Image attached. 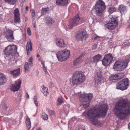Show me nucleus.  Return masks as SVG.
<instances>
[{
  "label": "nucleus",
  "instance_id": "obj_1",
  "mask_svg": "<svg viewBox=\"0 0 130 130\" xmlns=\"http://www.w3.org/2000/svg\"><path fill=\"white\" fill-rule=\"evenodd\" d=\"M113 112L121 120L126 118L130 114V102L123 99L119 100L116 103Z\"/></svg>",
  "mask_w": 130,
  "mask_h": 130
},
{
  "label": "nucleus",
  "instance_id": "obj_2",
  "mask_svg": "<svg viewBox=\"0 0 130 130\" xmlns=\"http://www.w3.org/2000/svg\"><path fill=\"white\" fill-rule=\"evenodd\" d=\"M83 116L88 117L91 122L95 125L98 123V109L93 107L90 109L88 112L85 111L82 114Z\"/></svg>",
  "mask_w": 130,
  "mask_h": 130
},
{
  "label": "nucleus",
  "instance_id": "obj_3",
  "mask_svg": "<svg viewBox=\"0 0 130 130\" xmlns=\"http://www.w3.org/2000/svg\"><path fill=\"white\" fill-rule=\"evenodd\" d=\"M92 96V94L91 93H84L81 94L79 98L80 101L82 102L80 105V107L84 108L88 107L90 105V100Z\"/></svg>",
  "mask_w": 130,
  "mask_h": 130
},
{
  "label": "nucleus",
  "instance_id": "obj_4",
  "mask_svg": "<svg viewBox=\"0 0 130 130\" xmlns=\"http://www.w3.org/2000/svg\"><path fill=\"white\" fill-rule=\"evenodd\" d=\"M85 76L81 71H76L73 75L72 83L77 85L83 82L85 79Z\"/></svg>",
  "mask_w": 130,
  "mask_h": 130
},
{
  "label": "nucleus",
  "instance_id": "obj_5",
  "mask_svg": "<svg viewBox=\"0 0 130 130\" xmlns=\"http://www.w3.org/2000/svg\"><path fill=\"white\" fill-rule=\"evenodd\" d=\"M70 54V51L66 49L59 52L56 55L58 60L61 61L67 60L69 58Z\"/></svg>",
  "mask_w": 130,
  "mask_h": 130
},
{
  "label": "nucleus",
  "instance_id": "obj_6",
  "mask_svg": "<svg viewBox=\"0 0 130 130\" xmlns=\"http://www.w3.org/2000/svg\"><path fill=\"white\" fill-rule=\"evenodd\" d=\"M128 62L127 60L116 61L115 63L113 69L117 71H121L125 68L127 66Z\"/></svg>",
  "mask_w": 130,
  "mask_h": 130
},
{
  "label": "nucleus",
  "instance_id": "obj_7",
  "mask_svg": "<svg viewBox=\"0 0 130 130\" xmlns=\"http://www.w3.org/2000/svg\"><path fill=\"white\" fill-rule=\"evenodd\" d=\"M108 17L110 19L109 22L106 25V26L108 29L113 30L118 25V21L116 18H115L112 15H109Z\"/></svg>",
  "mask_w": 130,
  "mask_h": 130
},
{
  "label": "nucleus",
  "instance_id": "obj_8",
  "mask_svg": "<svg viewBox=\"0 0 130 130\" xmlns=\"http://www.w3.org/2000/svg\"><path fill=\"white\" fill-rule=\"evenodd\" d=\"M17 46L14 45H9L4 51V54L6 56H13L17 52Z\"/></svg>",
  "mask_w": 130,
  "mask_h": 130
},
{
  "label": "nucleus",
  "instance_id": "obj_9",
  "mask_svg": "<svg viewBox=\"0 0 130 130\" xmlns=\"http://www.w3.org/2000/svg\"><path fill=\"white\" fill-rule=\"evenodd\" d=\"M129 86V81L128 78H125L120 81L116 85V89L122 90L126 89Z\"/></svg>",
  "mask_w": 130,
  "mask_h": 130
},
{
  "label": "nucleus",
  "instance_id": "obj_10",
  "mask_svg": "<svg viewBox=\"0 0 130 130\" xmlns=\"http://www.w3.org/2000/svg\"><path fill=\"white\" fill-rule=\"evenodd\" d=\"M83 20L80 19L78 15H76L75 18L71 20L68 25V28L70 29L73 27L83 22Z\"/></svg>",
  "mask_w": 130,
  "mask_h": 130
},
{
  "label": "nucleus",
  "instance_id": "obj_11",
  "mask_svg": "<svg viewBox=\"0 0 130 130\" xmlns=\"http://www.w3.org/2000/svg\"><path fill=\"white\" fill-rule=\"evenodd\" d=\"M113 59V57L111 54H109L105 55L102 60L103 65L106 66L109 65Z\"/></svg>",
  "mask_w": 130,
  "mask_h": 130
},
{
  "label": "nucleus",
  "instance_id": "obj_12",
  "mask_svg": "<svg viewBox=\"0 0 130 130\" xmlns=\"http://www.w3.org/2000/svg\"><path fill=\"white\" fill-rule=\"evenodd\" d=\"M108 107L106 104H103L100 106L98 109V117L100 116H105L107 109Z\"/></svg>",
  "mask_w": 130,
  "mask_h": 130
},
{
  "label": "nucleus",
  "instance_id": "obj_13",
  "mask_svg": "<svg viewBox=\"0 0 130 130\" xmlns=\"http://www.w3.org/2000/svg\"><path fill=\"white\" fill-rule=\"evenodd\" d=\"M88 37L86 32L84 30L77 32L76 36V38L78 40H82V41L83 40H85Z\"/></svg>",
  "mask_w": 130,
  "mask_h": 130
},
{
  "label": "nucleus",
  "instance_id": "obj_14",
  "mask_svg": "<svg viewBox=\"0 0 130 130\" xmlns=\"http://www.w3.org/2000/svg\"><path fill=\"white\" fill-rule=\"evenodd\" d=\"M21 82V80H19L15 81L14 84L12 85L10 88L11 90L14 92L18 91L19 90Z\"/></svg>",
  "mask_w": 130,
  "mask_h": 130
},
{
  "label": "nucleus",
  "instance_id": "obj_15",
  "mask_svg": "<svg viewBox=\"0 0 130 130\" xmlns=\"http://www.w3.org/2000/svg\"><path fill=\"white\" fill-rule=\"evenodd\" d=\"M15 23H20L21 22L20 14L18 8H16L13 11Z\"/></svg>",
  "mask_w": 130,
  "mask_h": 130
},
{
  "label": "nucleus",
  "instance_id": "obj_16",
  "mask_svg": "<svg viewBox=\"0 0 130 130\" xmlns=\"http://www.w3.org/2000/svg\"><path fill=\"white\" fill-rule=\"evenodd\" d=\"M5 37L8 41H12L14 39L13 32L11 30H9L6 31L5 35Z\"/></svg>",
  "mask_w": 130,
  "mask_h": 130
},
{
  "label": "nucleus",
  "instance_id": "obj_17",
  "mask_svg": "<svg viewBox=\"0 0 130 130\" xmlns=\"http://www.w3.org/2000/svg\"><path fill=\"white\" fill-rule=\"evenodd\" d=\"M43 20L45 23L49 26L52 25L55 22V20L50 16H47L44 18Z\"/></svg>",
  "mask_w": 130,
  "mask_h": 130
},
{
  "label": "nucleus",
  "instance_id": "obj_18",
  "mask_svg": "<svg viewBox=\"0 0 130 130\" xmlns=\"http://www.w3.org/2000/svg\"><path fill=\"white\" fill-rule=\"evenodd\" d=\"M56 44L59 47H64L66 46L64 40L61 39L57 40L56 42Z\"/></svg>",
  "mask_w": 130,
  "mask_h": 130
},
{
  "label": "nucleus",
  "instance_id": "obj_19",
  "mask_svg": "<svg viewBox=\"0 0 130 130\" xmlns=\"http://www.w3.org/2000/svg\"><path fill=\"white\" fill-rule=\"evenodd\" d=\"M6 76L3 73H0V85H4L7 81Z\"/></svg>",
  "mask_w": 130,
  "mask_h": 130
},
{
  "label": "nucleus",
  "instance_id": "obj_20",
  "mask_svg": "<svg viewBox=\"0 0 130 130\" xmlns=\"http://www.w3.org/2000/svg\"><path fill=\"white\" fill-rule=\"evenodd\" d=\"M83 54L81 55L78 58H77L74 61V64L77 67H78V65H79L80 63L82 62V59L83 58Z\"/></svg>",
  "mask_w": 130,
  "mask_h": 130
},
{
  "label": "nucleus",
  "instance_id": "obj_21",
  "mask_svg": "<svg viewBox=\"0 0 130 130\" xmlns=\"http://www.w3.org/2000/svg\"><path fill=\"white\" fill-rule=\"evenodd\" d=\"M106 7H98V18L99 16L102 19L103 18V12L105 10Z\"/></svg>",
  "mask_w": 130,
  "mask_h": 130
},
{
  "label": "nucleus",
  "instance_id": "obj_22",
  "mask_svg": "<svg viewBox=\"0 0 130 130\" xmlns=\"http://www.w3.org/2000/svg\"><path fill=\"white\" fill-rule=\"evenodd\" d=\"M118 9L120 11L121 14L126 12L127 10V7L122 4L119 5Z\"/></svg>",
  "mask_w": 130,
  "mask_h": 130
},
{
  "label": "nucleus",
  "instance_id": "obj_23",
  "mask_svg": "<svg viewBox=\"0 0 130 130\" xmlns=\"http://www.w3.org/2000/svg\"><path fill=\"white\" fill-rule=\"evenodd\" d=\"M68 2V0H57L56 3L57 5L63 6L66 5Z\"/></svg>",
  "mask_w": 130,
  "mask_h": 130
},
{
  "label": "nucleus",
  "instance_id": "obj_24",
  "mask_svg": "<svg viewBox=\"0 0 130 130\" xmlns=\"http://www.w3.org/2000/svg\"><path fill=\"white\" fill-rule=\"evenodd\" d=\"M10 73L13 76L16 77L18 76L20 73V69L18 68L13 71H11Z\"/></svg>",
  "mask_w": 130,
  "mask_h": 130
},
{
  "label": "nucleus",
  "instance_id": "obj_25",
  "mask_svg": "<svg viewBox=\"0 0 130 130\" xmlns=\"http://www.w3.org/2000/svg\"><path fill=\"white\" fill-rule=\"evenodd\" d=\"M32 43L30 40L27 42L26 45V49L27 51V54L28 55L29 53V51H31L32 50Z\"/></svg>",
  "mask_w": 130,
  "mask_h": 130
},
{
  "label": "nucleus",
  "instance_id": "obj_26",
  "mask_svg": "<svg viewBox=\"0 0 130 130\" xmlns=\"http://www.w3.org/2000/svg\"><path fill=\"white\" fill-rule=\"evenodd\" d=\"M116 9L114 7H109L108 9V12L109 14H112L116 11Z\"/></svg>",
  "mask_w": 130,
  "mask_h": 130
},
{
  "label": "nucleus",
  "instance_id": "obj_27",
  "mask_svg": "<svg viewBox=\"0 0 130 130\" xmlns=\"http://www.w3.org/2000/svg\"><path fill=\"white\" fill-rule=\"evenodd\" d=\"M26 123L28 129L29 130L31 127V122L29 118H27L26 119Z\"/></svg>",
  "mask_w": 130,
  "mask_h": 130
},
{
  "label": "nucleus",
  "instance_id": "obj_28",
  "mask_svg": "<svg viewBox=\"0 0 130 130\" xmlns=\"http://www.w3.org/2000/svg\"><path fill=\"white\" fill-rule=\"evenodd\" d=\"M118 75L117 74L113 75L109 78V80H117L119 78H118Z\"/></svg>",
  "mask_w": 130,
  "mask_h": 130
},
{
  "label": "nucleus",
  "instance_id": "obj_29",
  "mask_svg": "<svg viewBox=\"0 0 130 130\" xmlns=\"http://www.w3.org/2000/svg\"><path fill=\"white\" fill-rule=\"evenodd\" d=\"M24 68L25 69V72L27 73L29 72V67L28 62H25L24 66Z\"/></svg>",
  "mask_w": 130,
  "mask_h": 130
},
{
  "label": "nucleus",
  "instance_id": "obj_30",
  "mask_svg": "<svg viewBox=\"0 0 130 130\" xmlns=\"http://www.w3.org/2000/svg\"><path fill=\"white\" fill-rule=\"evenodd\" d=\"M42 91L45 96H46L48 93V89L46 87H44L42 90Z\"/></svg>",
  "mask_w": 130,
  "mask_h": 130
},
{
  "label": "nucleus",
  "instance_id": "obj_31",
  "mask_svg": "<svg viewBox=\"0 0 130 130\" xmlns=\"http://www.w3.org/2000/svg\"><path fill=\"white\" fill-rule=\"evenodd\" d=\"M103 6L106 7L104 2L102 0H99L98 1V7Z\"/></svg>",
  "mask_w": 130,
  "mask_h": 130
},
{
  "label": "nucleus",
  "instance_id": "obj_32",
  "mask_svg": "<svg viewBox=\"0 0 130 130\" xmlns=\"http://www.w3.org/2000/svg\"><path fill=\"white\" fill-rule=\"evenodd\" d=\"M5 2L11 5H14L17 1V0H5Z\"/></svg>",
  "mask_w": 130,
  "mask_h": 130
},
{
  "label": "nucleus",
  "instance_id": "obj_33",
  "mask_svg": "<svg viewBox=\"0 0 130 130\" xmlns=\"http://www.w3.org/2000/svg\"><path fill=\"white\" fill-rule=\"evenodd\" d=\"M63 102L62 98H58L57 99V105H60Z\"/></svg>",
  "mask_w": 130,
  "mask_h": 130
},
{
  "label": "nucleus",
  "instance_id": "obj_34",
  "mask_svg": "<svg viewBox=\"0 0 130 130\" xmlns=\"http://www.w3.org/2000/svg\"><path fill=\"white\" fill-rule=\"evenodd\" d=\"M91 58H89L86 60V63L85 64V66H89V64L91 62Z\"/></svg>",
  "mask_w": 130,
  "mask_h": 130
},
{
  "label": "nucleus",
  "instance_id": "obj_35",
  "mask_svg": "<svg viewBox=\"0 0 130 130\" xmlns=\"http://www.w3.org/2000/svg\"><path fill=\"white\" fill-rule=\"evenodd\" d=\"M42 118L45 120H46L48 118L47 115L45 113H42Z\"/></svg>",
  "mask_w": 130,
  "mask_h": 130
},
{
  "label": "nucleus",
  "instance_id": "obj_36",
  "mask_svg": "<svg viewBox=\"0 0 130 130\" xmlns=\"http://www.w3.org/2000/svg\"><path fill=\"white\" fill-rule=\"evenodd\" d=\"M97 4L98 2H96L95 7H94L93 8V10L95 11L96 14L98 13V12H97V9H98Z\"/></svg>",
  "mask_w": 130,
  "mask_h": 130
},
{
  "label": "nucleus",
  "instance_id": "obj_37",
  "mask_svg": "<svg viewBox=\"0 0 130 130\" xmlns=\"http://www.w3.org/2000/svg\"><path fill=\"white\" fill-rule=\"evenodd\" d=\"M103 77H102L101 74H99V76H98V81L99 80V82L100 83L103 80Z\"/></svg>",
  "mask_w": 130,
  "mask_h": 130
},
{
  "label": "nucleus",
  "instance_id": "obj_38",
  "mask_svg": "<svg viewBox=\"0 0 130 130\" xmlns=\"http://www.w3.org/2000/svg\"><path fill=\"white\" fill-rule=\"evenodd\" d=\"M93 59L94 62H96L97 63L98 62V55H96L94 57Z\"/></svg>",
  "mask_w": 130,
  "mask_h": 130
},
{
  "label": "nucleus",
  "instance_id": "obj_39",
  "mask_svg": "<svg viewBox=\"0 0 130 130\" xmlns=\"http://www.w3.org/2000/svg\"><path fill=\"white\" fill-rule=\"evenodd\" d=\"M34 103L36 106H38V102L37 101V98L36 96H34Z\"/></svg>",
  "mask_w": 130,
  "mask_h": 130
},
{
  "label": "nucleus",
  "instance_id": "obj_40",
  "mask_svg": "<svg viewBox=\"0 0 130 130\" xmlns=\"http://www.w3.org/2000/svg\"><path fill=\"white\" fill-rule=\"evenodd\" d=\"M77 130H85V128L84 125L80 126H79Z\"/></svg>",
  "mask_w": 130,
  "mask_h": 130
},
{
  "label": "nucleus",
  "instance_id": "obj_41",
  "mask_svg": "<svg viewBox=\"0 0 130 130\" xmlns=\"http://www.w3.org/2000/svg\"><path fill=\"white\" fill-rule=\"evenodd\" d=\"M42 68L43 69V70L44 71L46 74H47L48 73V72L46 70V68L45 66L43 67Z\"/></svg>",
  "mask_w": 130,
  "mask_h": 130
},
{
  "label": "nucleus",
  "instance_id": "obj_42",
  "mask_svg": "<svg viewBox=\"0 0 130 130\" xmlns=\"http://www.w3.org/2000/svg\"><path fill=\"white\" fill-rule=\"evenodd\" d=\"M27 32L28 35L29 36H30L31 35V32L29 28H28Z\"/></svg>",
  "mask_w": 130,
  "mask_h": 130
},
{
  "label": "nucleus",
  "instance_id": "obj_43",
  "mask_svg": "<svg viewBox=\"0 0 130 130\" xmlns=\"http://www.w3.org/2000/svg\"><path fill=\"white\" fill-rule=\"evenodd\" d=\"M102 58V56L99 54H98V61L101 60Z\"/></svg>",
  "mask_w": 130,
  "mask_h": 130
},
{
  "label": "nucleus",
  "instance_id": "obj_44",
  "mask_svg": "<svg viewBox=\"0 0 130 130\" xmlns=\"http://www.w3.org/2000/svg\"><path fill=\"white\" fill-rule=\"evenodd\" d=\"M31 15H32V16L33 17H35V11L34 10H33L32 11V13H31Z\"/></svg>",
  "mask_w": 130,
  "mask_h": 130
},
{
  "label": "nucleus",
  "instance_id": "obj_45",
  "mask_svg": "<svg viewBox=\"0 0 130 130\" xmlns=\"http://www.w3.org/2000/svg\"><path fill=\"white\" fill-rule=\"evenodd\" d=\"M97 46L96 44L93 45L92 47V49L93 50H94L96 48Z\"/></svg>",
  "mask_w": 130,
  "mask_h": 130
},
{
  "label": "nucleus",
  "instance_id": "obj_46",
  "mask_svg": "<svg viewBox=\"0 0 130 130\" xmlns=\"http://www.w3.org/2000/svg\"><path fill=\"white\" fill-rule=\"evenodd\" d=\"M51 115H54L55 112L53 110H51L49 111Z\"/></svg>",
  "mask_w": 130,
  "mask_h": 130
},
{
  "label": "nucleus",
  "instance_id": "obj_47",
  "mask_svg": "<svg viewBox=\"0 0 130 130\" xmlns=\"http://www.w3.org/2000/svg\"><path fill=\"white\" fill-rule=\"evenodd\" d=\"M33 60V58L32 57L30 58L28 60V62H32Z\"/></svg>",
  "mask_w": 130,
  "mask_h": 130
},
{
  "label": "nucleus",
  "instance_id": "obj_48",
  "mask_svg": "<svg viewBox=\"0 0 130 130\" xmlns=\"http://www.w3.org/2000/svg\"><path fill=\"white\" fill-rule=\"evenodd\" d=\"M98 127L99 126H102V123H101L100 122H98Z\"/></svg>",
  "mask_w": 130,
  "mask_h": 130
},
{
  "label": "nucleus",
  "instance_id": "obj_49",
  "mask_svg": "<svg viewBox=\"0 0 130 130\" xmlns=\"http://www.w3.org/2000/svg\"><path fill=\"white\" fill-rule=\"evenodd\" d=\"M98 38V36H96V37H95L94 38H92V40H96Z\"/></svg>",
  "mask_w": 130,
  "mask_h": 130
},
{
  "label": "nucleus",
  "instance_id": "obj_50",
  "mask_svg": "<svg viewBox=\"0 0 130 130\" xmlns=\"http://www.w3.org/2000/svg\"><path fill=\"white\" fill-rule=\"evenodd\" d=\"M44 62H45V61H43L42 60H41V63L43 65V67L45 66Z\"/></svg>",
  "mask_w": 130,
  "mask_h": 130
},
{
  "label": "nucleus",
  "instance_id": "obj_51",
  "mask_svg": "<svg viewBox=\"0 0 130 130\" xmlns=\"http://www.w3.org/2000/svg\"><path fill=\"white\" fill-rule=\"evenodd\" d=\"M29 65L30 66H31L33 65V63L32 62H29Z\"/></svg>",
  "mask_w": 130,
  "mask_h": 130
},
{
  "label": "nucleus",
  "instance_id": "obj_52",
  "mask_svg": "<svg viewBox=\"0 0 130 130\" xmlns=\"http://www.w3.org/2000/svg\"><path fill=\"white\" fill-rule=\"evenodd\" d=\"M32 26L34 28L36 27V23L35 22L32 23Z\"/></svg>",
  "mask_w": 130,
  "mask_h": 130
},
{
  "label": "nucleus",
  "instance_id": "obj_53",
  "mask_svg": "<svg viewBox=\"0 0 130 130\" xmlns=\"http://www.w3.org/2000/svg\"><path fill=\"white\" fill-rule=\"evenodd\" d=\"M26 98H29V95L27 93H26Z\"/></svg>",
  "mask_w": 130,
  "mask_h": 130
},
{
  "label": "nucleus",
  "instance_id": "obj_54",
  "mask_svg": "<svg viewBox=\"0 0 130 130\" xmlns=\"http://www.w3.org/2000/svg\"><path fill=\"white\" fill-rule=\"evenodd\" d=\"M128 127L129 129L130 130V122L128 125Z\"/></svg>",
  "mask_w": 130,
  "mask_h": 130
},
{
  "label": "nucleus",
  "instance_id": "obj_55",
  "mask_svg": "<svg viewBox=\"0 0 130 130\" xmlns=\"http://www.w3.org/2000/svg\"><path fill=\"white\" fill-rule=\"evenodd\" d=\"M95 84H96V85H98V81L97 80V79H96V80H95Z\"/></svg>",
  "mask_w": 130,
  "mask_h": 130
},
{
  "label": "nucleus",
  "instance_id": "obj_56",
  "mask_svg": "<svg viewBox=\"0 0 130 130\" xmlns=\"http://www.w3.org/2000/svg\"><path fill=\"white\" fill-rule=\"evenodd\" d=\"M28 9H29V7H28V6H27L26 7V11L28 10Z\"/></svg>",
  "mask_w": 130,
  "mask_h": 130
},
{
  "label": "nucleus",
  "instance_id": "obj_57",
  "mask_svg": "<svg viewBox=\"0 0 130 130\" xmlns=\"http://www.w3.org/2000/svg\"><path fill=\"white\" fill-rule=\"evenodd\" d=\"M42 11H47V10H46V8H43L42 9Z\"/></svg>",
  "mask_w": 130,
  "mask_h": 130
},
{
  "label": "nucleus",
  "instance_id": "obj_58",
  "mask_svg": "<svg viewBox=\"0 0 130 130\" xmlns=\"http://www.w3.org/2000/svg\"><path fill=\"white\" fill-rule=\"evenodd\" d=\"M36 130H41V128L39 127V128L36 129Z\"/></svg>",
  "mask_w": 130,
  "mask_h": 130
},
{
  "label": "nucleus",
  "instance_id": "obj_59",
  "mask_svg": "<svg viewBox=\"0 0 130 130\" xmlns=\"http://www.w3.org/2000/svg\"><path fill=\"white\" fill-rule=\"evenodd\" d=\"M21 2H24L25 0H20Z\"/></svg>",
  "mask_w": 130,
  "mask_h": 130
},
{
  "label": "nucleus",
  "instance_id": "obj_60",
  "mask_svg": "<svg viewBox=\"0 0 130 130\" xmlns=\"http://www.w3.org/2000/svg\"><path fill=\"white\" fill-rule=\"evenodd\" d=\"M40 57V55H39V54L37 55V57Z\"/></svg>",
  "mask_w": 130,
  "mask_h": 130
},
{
  "label": "nucleus",
  "instance_id": "obj_61",
  "mask_svg": "<svg viewBox=\"0 0 130 130\" xmlns=\"http://www.w3.org/2000/svg\"><path fill=\"white\" fill-rule=\"evenodd\" d=\"M5 109L6 110V109L7 108V107L5 105Z\"/></svg>",
  "mask_w": 130,
  "mask_h": 130
},
{
  "label": "nucleus",
  "instance_id": "obj_62",
  "mask_svg": "<svg viewBox=\"0 0 130 130\" xmlns=\"http://www.w3.org/2000/svg\"><path fill=\"white\" fill-rule=\"evenodd\" d=\"M129 26L130 28V23H129Z\"/></svg>",
  "mask_w": 130,
  "mask_h": 130
},
{
  "label": "nucleus",
  "instance_id": "obj_63",
  "mask_svg": "<svg viewBox=\"0 0 130 130\" xmlns=\"http://www.w3.org/2000/svg\"><path fill=\"white\" fill-rule=\"evenodd\" d=\"M128 22H129V23H130V22H129V21H128Z\"/></svg>",
  "mask_w": 130,
  "mask_h": 130
},
{
  "label": "nucleus",
  "instance_id": "obj_64",
  "mask_svg": "<svg viewBox=\"0 0 130 130\" xmlns=\"http://www.w3.org/2000/svg\"><path fill=\"white\" fill-rule=\"evenodd\" d=\"M27 20V19H26V20Z\"/></svg>",
  "mask_w": 130,
  "mask_h": 130
}]
</instances>
